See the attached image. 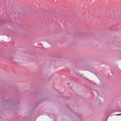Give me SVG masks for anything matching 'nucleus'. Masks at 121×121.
<instances>
[{"mask_svg":"<svg viewBox=\"0 0 121 121\" xmlns=\"http://www.w3.org/2000/svg\"><path fill=\"white\" fill-rule=\"evenodd\" d=\"M116 115H117V116L121 115V113L120 114H116Z\"/></svg>","mask_w":121,"mask_h":121,"instance_id":"f257e3e1","label":"nucleus"}]
</instances>
